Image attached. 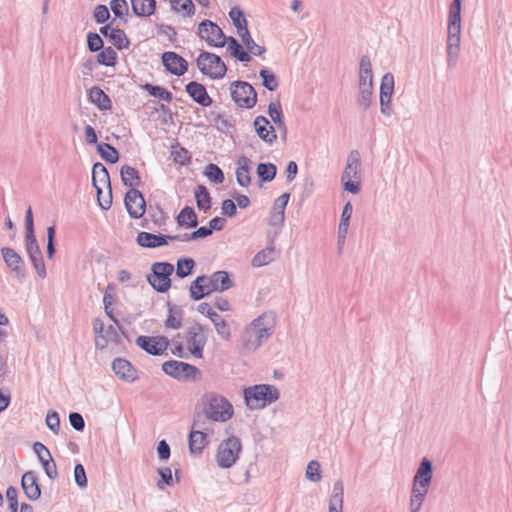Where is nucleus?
I'll list each match as a JSON object with an SVG mask.
<instances>
[{"label":"nucleus","mask_w":512,"mask_h":512,"mask_svg":"<svg viewBox=\"0 0 512 512\" xmlns=\"http://www.w3.org/2000/svg\"><path fill=\"white\" fill-rule=\"evenodd\" d=\"M233 101L241 108H253L257 102L254 87L246 81H234L230 87Z\"/></svg>","instance_id":"nucleus-8"},{"label":"nucleus","mask_w":512,"mask_h":512,"mask_svg":"<svg viewBox=\"0 0 512 512\" xmlns=\"http://www.w3.org/2000/svg\"><path fill=\"white\" fill-rule=\"evenodd\" d=\"M89 101L93 103L99 110L105 111L112 107L109 96L98 86H94L89 91Z\"/></svg>","instance_id":"nucleus-29"},{"label":"nucleus","mask_w":512,"mask_h":512,"mask_svg":"<svg viewBox=\"0 0 512 512\" xmlns=\"http://www.w3.org/2000/svg\"><path fill=\"white\" fill-rule=\"evenodd\" d=\"M110 8L116 17H123L128 14L129 7L126 0H111Z\"/></svg>","instance_id":"nucleus-57"},{"label":"nucleus","mask_w":512,"mask_h":512,"mask_svg":"<svg viewBox=\"0 0 512 512\" xmlns=\"http://www.w3.org/2000/svg\"><path fill=\"white\" fill-rule=\"evenodd\" d=\"M373 85L358 86L357 104L364 110L368 109L372 102Z\"/></svg>","instance_id":"nucleus-50"},{"label":"nucleus","mask_w":512,"mask_h":512,"mask_svg":"<svg viewBox=\"0 0 512 512\" xmlns=\"http://www.w3.org/2000/svg\"><path fill=\"white\" fill-rule=\"evenodd\" d=\"M162 370L169 376L178 380H196L200 371L197 367L176 360H169L163 363Z\"/></svg>","instance_id":"nucleus-9"},{"label":"nucleus","mask_w":512,"mask_h":512,"mask_svg":"<svg viewBox=\"0 0 512 512\" xmlns=\"http://www.w3.org/2000/svg\"><path fill=\"white\" fill-rule=\"evenodd\" d=\"M94 19L96 23L103 24L108 21L110 18V12L107 8V6L103 4H99L95 7L94 13H93Z\"/></svg>","instance_id":"nucleus-62"},{"label":"nucleus","mask_w":512,"mask_h":512,"mask_svg":"<svg viewBox=\"0 0 512 512\" xmlns=\"http://www.w3.org/2000/svg\"><path fill=\"white\" fill-rule=\"evenodd\" d=\"M259 76L262 78V85L269 91H275L279 82L275 74L267 68H263L259 72Z\"/></svg>","instance_id":"nucleus-53"},{"label":"nucleus","mask_w":512,"mask_h":512,"mask_svg":"<svg viewBox=\"0 0 512 512\" xmlns=\"http://www.w3.org/2000/svg\"><path fill=\"white\" fill-rule=\"evenodd\" d=\"M186 92L199 105L209 107L212 104V98L207 93L205 86L196 81H191L185 86Z\"/></svg>","instance_id":"nucleus-23"},{"label":"nucleus","mask_w":512,"mask_h":512,"mask_svg":"<svg viewBox=\"0 0 512 512\" xmlns=\"http://www.w3.org/2000/svg\"><path fill=\"white\" fill-rule=\"evenodd\" d=\"M172 10L176 12H185L186 16H192L195 13V5L192 0H170Z\"/></svg>","instance_id":"nucleus-54"},{"label":"nucleus","mask_w":512,"mask_h":512,"mask_svg":"<svg viewBox=\"0 0 512 512\" xmlns=\"http://www.w3.org/2000/svg\"><path fill=\"white\" fill-rule=\"evenodd\" d=\"M428 491L424 489L413 488L411 489L410 496V511L411 512H419L421 510L422 504L425 501L426 495Z\"/></svg>","instance_id":"nucleus-43"},{"label":"nucleus","mask_w":512,"mask_h":512,"mask_svg":"<svg viewBox=\"0 0 512 512\" xmlns=\"http://www.w3.org/2000/svg\"><path fill=\"white\" fill-rule=\"evenodd\" d=\"M160 475V480L157 482V486L159 489L163 490L165 486H171L173 484L172 471L170 468L165 467L158 470Z\"/></svg>","instance_id":"nucleus-60"},{"label":"nucleus","mask_w":512,"mask_h":512,"mask_svg":"<svg viewBox=\"0 0 512 512\" xmlns=\"http://www.w3.org/2000/svg\"><path fill=\"white\" fill-rule=\"evenodd\" d=\"M179 226L195 228L198 225L197 214L190 206H185L176 217Z\"/></svg>","instance_id":"nucleus-36"},{"label":"nucleus","mask_w":512,"mask_h":512,"mask_svg":"<svg viewBox=\"0 0 512 512\" xmlns=\"http://www.w3.org/2000/svg\"><path fill=\"white\" fill-rule=\"evenodd\" d=\"M205 281H206V275H201V276H198L191 283V286H190V297L193 300L199 301V300L205 298L206 296L210 295L207 292Z\"/></svg>","instance_id":"nucleus-39"},{"label":"nucleus","mask_w":512,"mask_h":512,"mask_svg":"<svg viewBox=\"0 0 512 512\" xmlns=\"http://www.w3.org/2000/svg\"><path fill=\"white\" fill-rule=\"evenodd\" d=\"M229 17L231 18L233 25L236 27L238 33L248 28L244 13L238 6L231 8Z\"/></svg>","instance_id":"nucleus-51"},{"label":"nucleus","mask_w":512,"mask_h":512,"mask_svg":"<svg viewBox=\"0 0 512 512\" xmlns=\"http://www.w3.org/2000/svg\"><path fill=\"white\" fill-rule=\"evenodd\" d=\"M205 175L211 182L215 184H221L225 178L223 171L213 163H210L206 166Z\"/></svg>","instance_id":"nucleus-56"},{"label":"nucleus","mask_w":512,"mask_h":512,"mask_svg":"<svg viewBox=\"0 0 512 512\" xmlns=\"http://www.w3.org/2000/svg\"><path fill=\"white\" fill-rule=\"evenodd\" d=\"M249 165L250 160L245 157L241 156L238 160V167L236 170V180L237 183L242 187H247L251 183V177L249 174Z\"/></svg>","instance_id":"nucleus-35"},{"label":"nucleus","mask_w":512,"mask_h":512,"mask_svg":"<svg viewBox=\"0 0 512 512\" xmlns=\"http://www.w3.org/2000/svg\"><path fill=\"white\" fill-rule=\"evenodd\" d=\"M257 328H267V333L273 334L275 327V316L272 312H265L252 322Z\"/></svg>","instance_id":"nucleus-46"},{"label":"nucleus","mask_w":512,"mask_h":512,"mask_svg":"<svg viewBox=\"0 0 512 512\" xmlns=\"http://www.w3.org/2000/svg\"><path fill=\"white\" fill-rule=\"evenodd\" d=\"M256 172L262 182H270L276 176L277 167L273 163H260Z\"/></svg>","instance_id":"nucleus-45"},{"label":"nucleus","mask_w":512,"mask_h":512,"mask_svg":"<svg viewBox=\"0 0 512 512\" xmlns=\"http://www.w3.org/2000/svg\"><path fill=\"white\" fill-rule=\"evenodd\" d=\"M198 36L214 47H224L227 41L222 29L211 20H203L199 24Z\"/></svg>","instance_id":"nucleus-10"},{"label":"nucleus","mask_w":512,"mask_h":512,"mask_svg":"<svg viewBox=\"0 0 512 512\" xmlns=\"http://www.w3.org/2000/svg\"><path fill=\"white\" fill-rule=\"evenodd\" d=\"M136 344L148 354L158 356L167 349L169 342L165 337L157 339L151 336H139Z\"/></svg>","instance_id":"nucleus-18"},{"label":"nucleus","mask_w":512,"mask_h":512,"mask_svg":"<svg viewBox=\"0 0 512 512\" xmlns=\"http://www.w3.org/2000/svg\"><path fill=\"white\" fill-rule=\"evenodd\" d=\"M97 62L100 65L114 67L117 64V53L112 47L102 48L97 55Z\"/></svg>","instance_id":"nucleus-44"},{"label":"nucleus","mask_w":512,"mask_h":512,"mask_svg":"<svg viewBox=\"0 0 512 512\" xmlns=\"http://www.w3.org/2000/svg\"><path fill=\"white\" fill-rule=\"evenodd\" d=\"M254 128L261 140L272 144L277 139L275 127L265 116H257L254 120Z\"/></svg>","instance_id":"nucleus-22"},{"label":"nucleus","mask_w":512,"mask_h":512,"mask_svg":"<svg viewBox=\"0 0 512 512\" xmlns=\"http://www.w3.org/2000/svg\"><path fill=\"white\" fill-rule=\"evenodd\" d=\"M216 423V421L209 418L207 414H204L199 408H195L191 429L202 431L210 436L214 434Z\"/></svg>","instance_id":"nucleus-25"},{"label":"nucleus","mask_w":512,"mask_h":512,"mask_svg":"<svg viewBox=\"0 0 512 512\" xmlns=\"http://www.w3.org/2000/svg\"><path fill=\"white\" fill-rule=\"evenodd\" d=\"M33 450L37 454L47 477L51 480L56 479L58 477L57 466L47 447L40 442H35L33 445Z\"/></svg>","instance_id":"nucleus-16"},{"label":"nucleus","mask_w":512,"mask_h":512,"mask_svg":"<svg viewBox=\"0 0 512 512\" xmlns=\"http://www.w3.org/2000/svg\"><path fill=\"white\" fill-rule=\"evenodd\" d=\"M196 407L218 423H225L234 415L231 402L223 395L212 391L204 393Z\"/></svg>","instance_id":"nucleus-1"},{"label":"nucleus","mask_w":512,"mask_h":512,"mask_svg":"<svg viewBox=\"0 0 512 512\" xmlns=\"http://www.w3.org/2000/svg\"><path fill=\"white\" fill-rule=\"evenodd\" d=\"M278 256V252L276 251L274 246L266 247L265 249L259 251L252 259L251 265L253 267H262L273 262Z\"/></svg>","instance_id":"nucleus-31"},{"label":"nucleus","mask_w":512,"mask_h":512,"mask_svg":"<svg viewBox=\"0 0 512 512\" xmlns=\"http://www.w3.org/2000/svg\"><path fill=\"white\" fill-rule=\"evenodd\" d=\"M74 479L75 483L80 488H86L87 487V477L86 472L82 464H77L74 468Z\"/></svg>","instance_id":"nucleus-64"},{"label":"nucleus","mask_w":512,"mask_h":512,"mask_svg":"<svg viewBox=\"0 0 512 512\" xmlns=\"http://www.w3.org/2000/svg\"><path fill=\"white\" fill-rule=\"evenodd\" d=\"M132 10L139 17H148L154 14L156 9L155 0H131Z\"/></svg>","instance_id":"nucleus-34"},{"label":"nucleus","mask_w":512,"mask_h":512,"mask_svg":"<svg viewBox=\"0 0 512 512\" xmlns=\"http://www.w3.org/2000/svg\"><path fill=\"white\" fill-rule=\"evenodd\" d=\"M92 183L97 192L99 206L108 210L112 205L110 176L106 167L97 162L92 169Z\"/></svg>","instance_id":"nucleus-3"},{"label":"nucleus","mask_w":512,"mask_h":512,"mask_svg":"<svg viewBox=\"0 0 512 512\" xmlns=\"http://www.w3.org/2000/svg\"><path fill=\"white\" fill-rule=\"evenodd\" d=\"M373 85V74L372 64L369 56L363 55L360 58L359 63V74H358V86H372Z\"/></svg>","instance_id":"nucleus-28"},{"label":"nucleus","mask_w":512,"mask_h":512,"mask_svg":"<svg viewBox=\"0 0 512 512\" xmlns=\"http://www.w3.org/2000/svg\"><path fill=\"white\" fill-rule=\"evenodd\" d=\"M145 89L151 96L167 103H170L173 99L172 93L161 86L146 84Z\"/></svg>","instance_id":"nucleus-52"},{"label":"nucleus","mask_w":512,"mask_h":512,"mask_svg":"<svg viewBox=\"0 0 512 512\" xmlns=\"http://www.w3.org/2000/svg\"><path fill=\"white\" fill-rule=\"evenodd\" d=\"M198 311L210 318L215 326L217 333L223 339H229L230 329L227 322L218 313H216L208 303L203 302L199 304Z\"/></svg>","instance_id":"nucleus-19"},{"label":"nucleus","mask_w":512,"mask_h":512,"mask_svg":"<svg viewBox=\"0 0 512 512\" xmlns=\"http://www.w3.org/2000/svg\"><path fill=\"white\" fill-rule=\"evenodd\" d=\"M185 338L191 354L196 358H202L203 349L207 343L205 328L199 323H194L187 329Z\"/></svg>","instance_id":"nucleus-11"},{"label":"nucleus","mask_w":512,"mask_h":512,"mask_svg":"<svg viewBox=\"0 0 512 512\" xmlns=\"http://www.w3.org/2000/svg\"><path fill=\"white\" fill-rule=\"evenodd\" d=\"M238 35L240 36L242 42L246 46L249 54L252 53L255 56H261L262 54L265 53V51H266L265 47L258 45L253 40V38L250 35V32H249L248 28L243 30V31H241L240 33H238Z\"/></svg>","instance_id":"nucleus-40"},{"label":"nucleus","mask_w":512,"mask_h":512,"mask_svg":"<svg viewBox=\"0 0 512 512\" xmlns=\"http://www.w3.org/2000/svg\"><path fill=\"white\" fill-rule=\"evenodd\" d=\"M257 338L258 337L252 333V330L247 327L241 335L243 349L248 352L257 350L262 345V342Z\"/></svg>","instance_id":"nucleus-41"},{"label":"nucleus","mask_w":512,"mask_h":512,"mask_svg":"<svg viewBox=\"0 0 512 512\" xmlns=\"http://www.w3.org/2000/svg\"><path fill=\"white\" fill-rule=\"evenodd\" d=\"M100 33L119 50L127 49L130 45V41L125 32L122 29L113 28L111 24L102 26Z\"/></svg>","instance_id":"nucleus-20"},{"label":"nucleus","mask_w":512,"mask_h":512,"mask_svg":"<svg viewBox=\"0 0 512 512\" xmlns=\"http://www.w3.org/2000/svg\"><path fill=\"white\" fill-rule=\"evenodd\" d=\"M432 477H433L432 462L428 458L424 457L421 460V462L416 470V473L413 477L412 487L429 491V487L432 482Z\"/></svg>","instance_id":"nucleus-13"},{"label":"nucleus","mask_w":512,"mask_h":512,"mask_svg":"<svg viewBox=\"0 0 512 512\" xmlns=\"http://www.w3.org/2000/svg\"><path fill=\"white\" fill-rule=\"evenodd\" d=\"M242 444L238 437L231 436L223 440L216 452L217 465L223 469L232 467L239 458Z\"/></svg>","instance_id":"nucleus-5"},{"label":"nucleus","mask_w":512,"mask_h":512,"mask_svg":"<svg viewBox=\"0 0 512 512\" xmlns=\"http://www.w3.org/2000/svg\"><path fill=\"white\" fill-rule=\"evenodd\" d=\"M194 267L195 261L192 258H180L176 263V275L185 278L192 274Z\"/></svg>","instance_id":"nucleus-49"},{"label":"nucleus","mask_w":512,"mask_h":512,"mask_svg":"<svg viewBox=\"0 0 512 512\" xmlns=\"http://www.w3.org/2000/svg\"><path fill=\"white\" fill-rule=\"evenodd\" d=\"M174 265L169 262H155L151 266V273L147 275L149 284L159 293H165L171 287L170 276Z\"/></svg>","instance_id":"nucleus-6"},{"label":"nucleus","mask_w":512,"mask_h":512,"mask_svg":"<svg viewBox=\"0 0 512 512\" xmlns=\"http://www.w3.org/2000/svg\"><path fill=\"white\" fill-rule=\"evenodd\" d=\"M112 369L119 378L127 382H133L137 379L136 369L123 358H116L112 363Z\"/></svg>","instance_id":"nucleus-26"},{"label":"nucleus","mask_w":512,"mask_h":512,"mask_svg":"<svg viewBox=\"0 0 512 512\" xmlns=\"http://www.w3.org/2000/svg\"><path fill=\"white\" fill-rule=\"evenodd\" d=\"M124 203L131 218L139 219L145 214L146 201L138 189L130 188L125 195Z\"/></svg>","instance_id":"nucleus-12"},{"label":"nucleus","mask_w":512,"mask_h":512,"mask_svg":"<svg viewBox=\"0 0 512 512\" xmlns=\"http://www.w3.org/2000/svg\"><path fill=\"white\" fill-rule=\"evenodd\" d=\"M226 44L228 45V51L231 56L236 58L240 62L251 61L249 52L245 51L242 45L234 37H227Z\"/></svg>","instance_id":"nucleus-37"},{"label":"nucleus","mask_w":512,"mask_h":512,"mask_svg":"<svg viewBox=\"0 0 512 512\" xmlns=\"http://www.w3.org/2000/svg\"><path fill=\"white\" fill-rule=\"evenodd\" d=\"M361 160L358 150H352L341 175V183L345 191L357 194L360 191Z\"/></svg>","instance_id":"nucleus-4"},{"label":"nucleus","mask_w":512,"mask_h":512,"mask_svg":"<svg viewBox=\"0 0 512 512\" xmlns=\"http://www.w3.org/2000/svg\"><path fill=\"white\" fill-rule=\"evenodd\" d=\"M46 425L54 433L58 434L60 430V418L56 411H49L46 416Z\"/></svg>","instance_id":"nucleus-61"},{"label":"nucleus","mask_w":512,"mask_h":512,"mask_svg":"<svg viewBox=\"0 0 512 512\" xmlns=\"http://www.w3.org/2000/svg\"><path fill=\"white\" fill-rule=\"evenodd\" d=\"M268 114L271 117L272 121L281 132L282 137L285 138L287 135V127L283 118V113L281 110V106L279 103L271 102L268 105Z\"/></svg>","instance_id":"nucleus-32"},{"label":"nucleus","mask_w":512,"mask_h":512,"mask_svg":"<svg viewBox=\"0 0 512 512\" xmlns=\"http://www.w3.org/2000/svg\"><path fill=\"white\" fill-rule=\"evenodd\" d=\"M25 242L29 258L42 254L34 234V220L31 207L27 209L25 214Z\"/></svg>","instance_id":"nucleus-15"},{"label":"nucleus","mask_w":512,"mask_h":512,"mask_svg":"<svg viewBox=\"0 0 512 512\" xmlns=\"http://www.w3.org/2000/svg\"><path fill=\"white\" fill-rule=\"evenodd\" d=\"M97 151L99 152L101 158L108 163L114 164L119 159V153L116 148L108 143L98 144Z\"/></svg>","instance_id":"nucleus-47"},{"label":"nucleus","mask_w":512,"mask_h":512,"mask_svg":"<svg viewBox=\"0 0 512 512\" xmlns=\"http://www.w3.org/2000/svg\"><path fill=\"white\" fill-rule=\"evenodd\" d=\"M10 512H18V491L14 486H9L6 491Z\"/></svg>","instance_id":"nucleus-63"},{"label":"nucleus","mask_w":512,"mask_h":512,"mask_svg":"<svg viewBox=\"0 0 512 512\" xmlns=\"http://www.w3.org/2000/svg\"><path fill=\"white\" fill-rule=\"evenodd\" d=\"M162 63L167 71L176 76H182L188 70V62L173 51L162 54Z\"/></svg>","instance_id":"nucleus-17"},{"label":"nucleus","mask_w":512,"mask_h":512,"mask_svg":"<svg viewBox=\"0 0 512 512\" xmlns=\"http://www.w3.org/2000/svg\"><path fill=\"white\" fill-rule=\"evenodd\" d=\"M183 311L175 306L169 305V315L165 321L167 328L179 329L182 326Z\"/></svg>","instance_id":"nucleus-48"},{"label":"nucleus","mask_w":512,"mask_h":512,"mask_svg":"<svg viewBox=\"0 0 512 512\" xmlns=\"http://www.w3.org/2000/svg\"><path fill=\"white\" fill-rule=\"evenodd\" d=\"M121 180L125 186L135 188L141 185V177L137 169L129 165H123L120 170Z\"/></svg>","instance_id":"nucleus-33"},{"label":"nucleus","mask_w":512,"mask_h":512,"mask_svg":"<svg viewBox=\"0 0 512 512\" xmlns=\"http://www.w3.org/2000/svg\"><path fill=\"white\" fill-rule=\"evenodd\" d=\"M2 256L6 265L13 271L19 272L23 260L21 256L12 248L4 247L1 249Z\"/></svg>","instance_id":"nucleus-38"},{"label":"nucleus","mask_w":512,"mask_h":512,"mask_svg":"<svg viewBox=\"0 0 512 512\" xmlns=\"http://www.w3.org/2000/svg\"><path fill=\"white\" fill-rule=\"evenodd\" d=\"M279 391L273 385L258 384L244 389V400L251 410L262 409L279 399Z\"/></svg>","instance_id":"nucleus-2"},{"label":"nucleus","mask_w":512,"mask_h":512,"mask_svg":"<svg viewBox=\"0 0 512 512\" xmlns=\"http://www.w3.org/2000/svg\"><path fill=\"white\" fill-rule=\"evenodd\" d=\"M195 198L197 207L204 212L211 208V197L207 188L203 185H199L195 190Z\"/></svg>","instance_id":"nucleus-42"},{"label":"nucleus","mask_w":512,"mask_h":512,"mask_svg":"<svg viewBox=\"0 0 512 512\" xmlns=\"http://www.w3.org/2000/svg\"><path fill=\"white\" fill-rule=\"evenodd\" d=\"M394 92V76L391 73L383 75L380 85V96L392 97Z\"/></svg>","instance_id":"nucleus-55"},{"label":"nucleus","mask_w":512,"mask_h":512,"mask_svg":"<svg viewBox=\"0 0 512 512\" xmlns=\"http://www.w3.org/2000/svg\"><path fill=\"white\" fill-rule=\"evenodd\" d=\"M103 45H104V42L99 34L94 33V32H89L87 34V46H88L89 51L97 52V51L101 50L102 48H104Z\"/></svg>","instance_id":"nucleus-58"},{"label":"nucleus","mask_w":512,"mask_h":512,"mask_svg":"<svg viewBox=\"0 0 512 512\" xmlns=\"http://www.w3.org/2000/svg\"><path fill=\"white\" fill-rule=\"evenodd\" d=\"M21 486L29 500H38L41 496V489L37 475L34 471H27L21 478Z\"/></svg>","instance_id":"nucleus-21"},{"label":"nucleus","mask_w":512,"mask_h":512,"mask_svg":"<svg viewBox=\"0 0 512 512\" xmlns=\"http://www.w3.org/2000/svg\"><path fill=\"white\" fill-rule=\"evenodd\" d=\"M196 62L200 71L212 79L223 78L227 72V66L222 59L210 52H201Z\"/></svg>","instance_id":"nucleus-7"},{"label":"nucleus","mask_w":512,"mask_h":512,"mask_svg":"<svg viewBox=\"0 0 512 512\" xmlns=\"http://www.w3.org/2000/svg\"><path fill=\"white\" fill-rule=\"evenodd\" d=\"M206 288L209 294L213 292H223L233 287L229 273L224 270L214 272L210 276H206Z\"/></svg>","instance_id":"nucleus-14"},{"label":"nucleus","mask_w":512,"mask_h":512,"mask_svg":"<svg viewBox=\"0 0 512 512\" xmlns=\"http://www.w3.org/2000/svg\"><path fill=\"white\" fill-rule=\"evenodd\" d=\"M189 450L191 454L199 455L209 443V435L202 431L191 429L188 436Z\"/></svg>","instance_id":"nucleus-27"},{"label":"nucleus","mask_w":512,"mask_h":512,"mask_svg":"<svg viewBox=\"0 0 512 512\" xmlns=\"http://www.w3.org/2000/svg\"><path fill=\"white\" fill-rule=\"evenodd\" d=\"M170 241V235L153 234L149 232H139L136 242L139 246L145 248H157L165 246Z\"/></svg>","instance_id":"nucleus-24"},{"label":"nucleus","mask_w":512,"mask_h":512,"mask_svg":"<svg viewBox=\"0 0 512 512\" xmlns=\"http://www.w3.org/2000/svg\"><path fill=\"white\" fill-rule=\"evenodd\" d=\"M344 487L341 480L333 485L332 495L329 500V512H342Z\"/></svg>","instance_id":"nucleus-30"},{"label":"nucleus","mask_w":512,"mask_h":512,"mask_svg":"<svg viewBox=\"0 0 512 512\" xmlns=\"http://www.w3.org/2000/svg\"><path fill=\"white\" fill-rule=\"evenodd\" d=\"M306 477L312 482H317L321 479L319 462H317L316 460H311L308 463Z\"/></svg>","instance_id":"nucleus-59"}]
</instances>
